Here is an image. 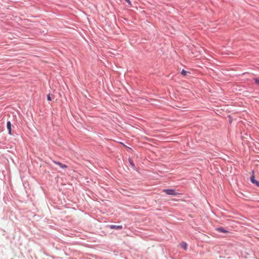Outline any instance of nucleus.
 Returning a JSON list of instances; mask_svg holds the SVG:
<instances>
[{
  "label": "nucleus",
  "mask_w": 259,
  "mask_h": 259,
  "mask_svg": "<svg viewBox=\"0 0 259 259\" xmlns=\"http://www.w3.org/2000/svg\"><path fill=\"white\" fill-rule=\"evenodd\" d=\"M254 80H255V83L256 84H257L258 85H259V79L256 78V79H254Z\"/></svg>",
  "instance_id": "9"
},
{
  "label": "nucleus",
  "mask_w": 259,
  "mask_h": 259,
  "mask_svg": "<svg viewBox=\"0 0 259 259\" xmlns=\"http://www.w3.org/2000/svg\"><path fill=\"white\" fill-rule=\"evenodd\" d=\"M47 99L48 101H51L52 100V98L51 97V95L50 94H48L47 95Z\"/></svg>",
  "instance_id": "8"
},
{
  "label": "nucleus",
  "mask_w": 259,
  "mask_h": 259,
  "mask_svg": "<svg viewBox=\"0 0 259 259\" xmlns=\"http://www.w3.org/2000/svg\"><path fill=\"white\" fill-rule=\"evenodd\" d=\"M124 1H126L130 6L132 5L131 2L130 0H124Z\"/></svg>",
  "instance_id": "10"
},
{
  "label": "nucleus",
  "mask_w": 259,
  "mask_h": 259,
  "mask_svg": "<svg viewBox=\"0 0 259 259\" xmlns=\"http://www.w3.org/2000/svg\"><path fill=\"white\" fill-rule=\"evenodd\" d=\"M251 181L252 183L255 184L257 186L259 187V182L256 181L254 179V177L253 176H252L250 178Z\"/></svg>",
  "instance_id": "3"
},
{
  "label": "nucleus",
  "mask_w": 259,
  "mask_h": 259,
  "mask_svg": "<svg viewBox=\"0 0 259 259\" xmlns=\"http://www.w3.org/2000/svg\"><path fill=\"white\" fill-rule=\"evenodd\" d=\"M130 162L133 167L135 166L134 164L133 163V161L131 160H130Z\"/></svg>",
  "instance_id": "11"
},
{
  "label": "nucleus",
  "mask_w": 259,
  "mask_h": 259,
  "mask_svg": "<svg viewBox=\"0 0 259 259\" xmlns=\"http://www.w3.org/2000/svg\"><path fill=\"white\" fill-rule=\"evenodd\" d=\"M181 74L183 76H185L187 75V74H190V72L183 69L181 71Z\"/></svg>",
  "instance_id": "7"
},
{
  "label": "nucleus",
  "mask_w": 259,
  "mask_h": 259,
  "mask_svg": "<svg viewBox=\"0 0 259 259\" xmlns=\"http://www.w3.org/2000/svg\"><path fill=\"white\" fill-rule=\"evenodd\" d=\"M163 191L169 195L176 196L179 194L175 189H164Z\"/></svg>",
  "instance_id": "1"
},
{
  "label": "nucleus",
  "mask_w": 259,
  "mask_h": 259,
  "mask_svg": "<svg viewBox=\"0 0 259 259\" xmlns=\"http://www.w3.org/2000/svg\"><path fill=\"white\" fill-rule=\"evenodd\" d=\"M217 230L222 233H227V231L225 230L224 228L221 227L217 229Z\"/></svg>",
  "instance_id": "6"
},
{
  "label": "nucleus",
  "mask_w": 259,
  "mask_h": 259,
  "mask_svg": "<svg viewBox=\"0 0 259 259\" xmlns=\"http://www.w3.org/2000/svg\"><path fill=\"white\" fill-rule=\"evenodd\" d=\"M180 246H181L182 248H183V249H185V250H186V249H187V246H188V245H187V244L186 242H183L181 243L180 244Z\"/></svg>",
  "instance_id": "4"
},
{
  "label": "nucleus",
  "mask_w": 259,
  "mask_h": 259,
  "mask_svg": "<svg viewBox=\"0 0 259 259\" xmlns=\"http://www.w3.org/2000/svg\"><path fill=\"white\" fill-rule=\"evenodd\" d=\"M109 228L111 229H121L122 226L121 225L116 226V225H110Z\"/></svg>",
  "instance_id": "2"
},
{
  "label": "nucleus",
  "mask_w": 259,
  "mask_h": 259,
  "mask_svg": "<svg viewBox=\"0 0 259 259\" xmlns=\"http://www.w3.org/2000/svg\"><path fill=\"white\" fill-rule=\"evenodd\" d=\"M7 128L9 130V133L10 135L11 134V123L10 121H8L7 123Z\"/></svg>",
  "instance_id": "5"
}]
</instances>
